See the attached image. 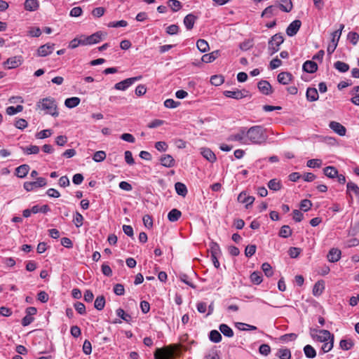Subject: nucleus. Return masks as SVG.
Here are the masks:
<instances>
[{
	"instance_id": "1",
	"label": "nucleus",
	"mask_w": 359,
	"mask_h": 359,
	"mask_svg": "<svg viewBox=\"0 0 359 359\" xmlns=\"http://www.w3.org/2000/svg\"><path fill=\"white\" fill-rule=\"evenodd\" d=\"M246 144H262L267 139L265 129L261 126H254L247 129L245 128Z\"/></svg>"
},
{
	"instance_id": "2",
	"label": "nucleus",
	"mask_w": 359,
	"mask_h": 359,
	"mask_svg": "<svg viewBox=\"0 0 359 359\" xmlns=\"http://www.w3.org/2000/svg\"><path fill=\"white\" fill-rule=\"evenodd\" d=\"M36 109L43 111L45 114L54 117H57L59 115L57 102L53 97H48L41 99L36 103Z\"/></svg>"
},
{
	"instance_id": "3",
	"label": "nucleus",
	"mask_w": 359,
	"mask_h": 359,
	"mask_svg": "<svg viewBox=\"0 0 359 359\" xmlns=\"http://www.w3.org/2000/svg\"><path fill=\"white\" fill-rule=\"evenodd\" d=\"M106 34L102 32H97L90 36L81 35V46L93 45L101 41L105 36Z\"/></svg>"
},
{
	"instance_id": "4",
	"label": "nucleus",
	"mask_w": 359,
	"mask_h": 359,
	"mask_svg": "<svg viewBox=\"0 0 359 359\" xmlns=\"http://www.w3.org/2000/svg\"><path fill=\"white\" fill-rule=\"evenodd\" d=\"M284 39L281 34H276L273 35L269 41L268 50L270 55H273L279 50V46L283 43Z\"/></svg>"
},
{
	"instance_id": "5",
	"label": "nucleus",
	"mask_w": 359,
	"mask_h": 359,
	"mask_svg": "<svg viewBox=\"0 0 359 359\" xmlns=\"http://www.w3.org/2000/svg\"><path fill=\"white\" fill-rule=\"evenodd\" d=\"M142 78V76H137L135 77H131L126 79L121 82H118L114 85V88L118 90H126L130 86H132L135 82L141 80Z\"/></svg>"
},
{
	"instance_id": "6",
	"label": "nucleus",
	"mask_w": 359,
	"mask_h": 359,
	"mask_svg": "<svg viewBox=\"0 0 359 359\" xmlns=\"http://www.w3.org/2000/svg\"><path fill=\"white\" fill-rule=\"evenodd\" d=\"M245 128H241L235 134H231L228 137L229 141L239 142L241 144H246Z\"/></svg>"
},
{
	"instance_id": "7",
	"label": "nucleus",
	"mask_w": 359,
	"mask_h": 359,
	"mask_svg": "<svg viewBox=\"0 0 359 359\" xmlns=\"http://www.w3.org/2000/svg\"><path fill=\"white\" fill-rule=\"evenodd\" d=\"M346 194L350 196L351 200H353V195H355L359 202V187L355 183L353 182H348L347 183Z\"/></svg>"
},
{
	"instance_id": "8",
	"label": "nucleus",
	"mask_w": 359,
	"mask_h": 359,
	"mask_svg": "<svg viewBox=\"0 0 359 359\" xmlns=\"http://www.w3.org/2000/svg\"><path fill=\"white\" fill-rule=\"evenodd\" d=\"M54 43H46L41 46L37 50V55L39 57H45L50 55L54 50Z\"/></svg>"
},
{
	"instance_id": "9",
	"label": "nucleus",
	"mask_w": 359,
	"mask_h": 359,
	"mask_svg": "<svg viewBox=\"0 0 359 359\" xmlns=\"http://www.w3.org/2000/svg\"><path fill=\"white\" fill-rule=\"evenodd\" d=\"M329 126L337 135L340 136H344L346 135V129L340 123L337 121H330Z\"/></svg>"
},
{
	"instance_id": "10",
	"label": "nucleus",
	"mask_w": 359,
	"mask_h": 359,
	"mask_svg": "<svg viewBox=\"0 0 359 359\" xmlns=\"http://www.w3.org/2000/svg\"><path fill=\"white\" fill-rule=\"evenodd\" d=\"M172 351L168 348H157L154 353L155 359H170Z\"/></svg>"
},
{
	"instance_id": "11",
	"label": "nucleus",
	"mask_w": 359,
	"mask_h": 359,
	"mask_svg": "<svg viewBox=\"0 0 359 359\" xmlns=\"http://www.w3.org/2000/svg\"><path fill=\"white\" fill-rule=\"evenodd\" d=\"M257 87L259 91L264 95H268L272 93V87L267 81H260L257 84Z\"/></svg>"
},
{
	"instance_id": "12",
	"label": "nucleus",
	"mask_w": 359,
	"mask_h": 359,
	"mask_svg": "<svg viewBox=\"0 0 359 359\" xmlns=\"http://www.w3.org/2000/svg\"><path fill=\"white\" fill-rule=\"evenodd\" d=\"M246 91L240 90H225L224 92V95L227 97L233 98L236 100H240L243 97H245V93Z\"/></svg>"
},
{
	"instance_id": "13",
	"label": "nucleus",
	"mask_w": 359,
	"mask_h": 359,
	"mask_svg": "<svg viewBox=\"0 0 359 359\" xmlns=\"http://www.w3.org/2000/svg\"><path fill=\"white\" fill-rule=\"evenodd\" d=\"M341 250L338 248H332L329 251L327 257L329 262H337L341 258Z\"/></svg>"
},
{
	"instance_id": "14",
	"label": "nucleus",
	"mask_w": 359,
	"mask_h": 359,
	"mask_svg": "<svg viewBox=\"0 0 359 359\" xmlns=\"http://www.w3.org/2000/svg\"><path fill=\"white\" fill-rule=\"evenodd\" d=\"M161 164L166 168L173 167L175 164V161L170 154H165L160 158Z\"/></svg>"
},
{
	"instance_id": "15",
	"label": "nucleus",
	"mask_w": 359,
	"mask_h": 359,
	"mask_svg": "<svg viewBox=\"0 0 359 359\" xmlns=\"http://www.w3.org/2000/svg\"><path fill=\"white\" fill-rule=\"evenodd\" d=\"M275 5L277 9L279 8L285 12H290L292 10V0H279Z\"/></svg>"
},
{
	"instance_id": "16",
	"label": "nucleus",
	"mask_w": 359,
	"mask_h": 359,
	"mask_svg": "<svg viewBox=\"0 0 359 359\" xmlns=\"http://www.w3.org/2000/svg\"><path fill=\"white\" fill-rule=\"evenodd\" d=\"M201 154L206 160L210 163H214L217 160L215 154L211 149L208 148H201Z\"/></svg>"
},
{
	"instance_id": "17",
	"label": "nucleus",
	"mask_w": 359,
	"mask_h": 359,
	"mask_svg": "<svg viewBox=\"0 0 359 359\" xmlns=\"http://www.w3.org/2000/svg\"><path fill=\"white\" fill-rule=\"evenodd\" d=\"M30 167L27 164L21 165L15 168V175L19 178H24L27 176Z\"/></svg>"
},
{
	"instance_id": "18",
	"label": "nucleus",
	"mask_w": 359,
	"mask_h": 359,
	"mask_svg": "<svg viewBox=\"0 0 359 359\" xmlns=\"http://www.w3.org/2000/svg\"><path fill=\"white\" fill-rule=\"evenodd\" d=\"M238 201L241 203H245L246 208H248V205L253 203L255 198L253 196H247L245 192L242 191L238 196Z\"/></svg>"
},
{
	"instance_id": "19",
	"label": "nucleus",
	"mask_w": 359,
	"mask_h": 359,
	"mask_svg": "<svg viewBox=\"0 0 359 359\" xmlns=\"http://www.w3.org/2000/svg\"><path fill=\"white\" fill-rule=\"evenodd\" d=\"M197 18L194 15L190 13L185 16L184 19V25L188 30L193 29Z\"/></svg>"
},
{
	"instance_id": "20",
	"label": "nucleus",
	"mask_w": 359,
	"mask_h": 359,
	"mask_svg": "<svg viewBox=\"0 0 359 359\" xmlns=\"http://www.w3.org/2000/svg\"><path fill=\"white\" fill-rule=\"evenodd\" d=\"M316 337L318 341L321 342H325L328 340H330L332 337H334V336L328 330H320L318 331V334Z\"/></svg>"
},
{
	"instance_id": "21",
	"label": "nucleus",
	"mask_w": 359,
	"mask_h": 359,
	"mask_svg": "<svg viewBox=\"0 0 359 359\" xmlns=\"http://www.w3.org/2000/svg\"><path fill=\"white\" fill-rule=\"evenodd\" d=\"M302 68L306 72L314 73L318 69V65L315 62L308 60L304 63Z\"/></svg>"
},
{
	"instance_id": "22",
	"label": "nucleus",
	"mask_w": 359,
	"mask_h": 359,
	"mask_svg": "<svg viewBox=\"0 0 359 359\" xmlns=\"http://www.w3.org/2000/svg\"><path fill=\"white\" fill-rule=\"evenodd\" d=\"M24 6L25 10L34 11L38 9L39 3L38 0H25Z\"/></svg>"
},
{
	"instance_id": "23",
	"label": "nucleus",
	"mask_w": 359,
	"mask_h": 359,
	"mask_svg": "<svg viewBox=\"0 0 359 359\" xmlns=\"http://www.w3.org/2000/svg\"><path fill=\"white\" fill-rule=\"evenodd\" d=\"M277 79L280 83L286 85L292 81V74L288 72H281L278 75Z\"/></svg>"
},
{
	"instance_id": "24",
	"label": "nucleus",
	"mask_w": 359,
	"mask_h": 359,
	"mask_svg": "<svg viewBox=\"0 0 359 359\" xmlns=\"http://www.w3.org/2000/svg\"><path fill=\"white\" fill-rule=\"evenodd\" d=\"M182 216V212L178 209H172L168 214V219L171 222H177Z\"/></svg>"
},
{
	"instance_id": "25",
	"label": "nucleus",
	"mask_w": 359,
	"mask_h": 359,
	"mask_svg": "<svg viewBox=\"0 0 359 359\" xmlns=\"http://www.w3.org/2000/svg\"><path fill=\"white\" fill-rule=\"evenodd\" d=\"M323 173L330 179H334L337 176L338 170L334 166H327L323 169Z\"/></svg>"
},
{
	"instance_id": "26",
	"label": "nucleus",
	"mask_w": 359,
	"mask_h": 359,
	"mask_svg": "<svg viewBox=\"0 0 359 359\" xmlns=\"http://www.w3.org/2000/svg\"><path fill=\"white\" fill-rule=\"evenodd\" d=\"M5 65L8 66V69L16 68L21 65L20 60L17 57H12L8 58L5 62Z\"/></svg>"
},
{
	"instance_id": "27",
	"label": "nucleus",
	"mask_w": 359,
	"mask_h": 359,
	"mask_svg": "<svg viewBox=\"0 0 359 359\" xmlns=\"http://www.w3.org/2000/svg\"><path fill=\"white\" fill-rule=\"evenodd\" d=\"M306 97L310 102L318 100L319 97L318 90L315 88H309L306 90Z\"/></svg>"
},
{
	"instance_id": "28",
	"label": "nucleus",
	"mask_w": 359,
	"mask_h": 359,
	"mask_svg": "<svg viewBox=\"0 0 359 359\" xmlns=\"http://www.w3.org/2000/svg\"><path fill=\"white\" fill-rule=\"evenodd\" d=\"M325 290V285L323 281H318L315 283L313 287V294L316 297H318L322 294Z\"/></svg>"
},
{
	"instance_id": "29",
	"label": "nucleus",
	"mask_w": 359,
	"mask_h": 359,
	"mask_svg": "<svg viewBox=\"0 0 359 359\" xmlns=\"http://www.w3.org/2000/svg\"><path fill=\"white\" fill-rule=\"evenodd\" d=\"M175 189L178 195L183 197L187 196L188 191L184 184L182 182H176L175 184Z\"/></svg>"
},
{
	"instance_id": "30",
	"label": "nucleus",
	"mask_w": 359,
	"mask_h": 359,
	"mask_svg": "<svg viewBox=\"0 0 359 359\" xmlns=\"http://www.w3.org/2000/svg\"><path fill=\"white\" fill-rule=\"evenodd\" d=\"M219 53L218 50L213 51L209 54H205L202 56V61L205 63H210L213 62L216 58L218 57Z\"/></svg>"
},
{
	"instance_id": "31",
	"label": "nucleus",
	"mask_w": 359,
	"mask_h": 359,
	"mask_svg": "<svg viewBox=\"0 0 359 359\" xmlns=\"http://www.w3.org/2000/svg\"><path fill=\"white\" fill-rule=\"evenodd\" d=\"M354 346L353 340L351 339H341L339 342V346L342 350L348 351Z\"/></svg>"
},
{
	"instance_id": "32",
	"label": "nucleus",
	"mask_w": 359,
	"mask_h": 359,
	"mask_svg": "<svg viewBox=\"0 0 359 359\" xmlns=\"http://www.w3.org/2000/svg\"><path fill=\"white\" fill-rule=\"evenodd\" d=\"M105 302L103 295L97 296L94 302V307L98 311H102L104 308Z\"/></svg>"
},
{
	"instance_id": "33",
	"label": "nucleus",
	"mask_w": 359,
	"mask_h": 359,
	"mask_svg": "<svg viewBox=\"0 0 359 359\" xmlns=\"http://www.w3.org/2000/svg\"><path fill=\"white\" fill-rule=\"evenodd\" d=\"M219 331L227 337H232L233 336V330L226 324H221L219 327Z\"/></svg>"
},
{
	"instance_id": "34",
	"label": "nucleus",
	"mask_w": 359,
	"mask_h": 359,
	"mask_svg": "<svg viewBox=\"0 0 359 359\" xmlns=\"http://www.w3.org/2000/svg\"><path fill=\"white\" fill-rule=\"evenodd\" d=\"M80 101V98L77 97H72L66 99L65 104L68 108H74L79 104Z\"/></svg>"
},
{
	"instance_id": "35",
	"label": "nucleus",
	"mask_w": 359,
	"mask_h": 359,
	"mask_svg": "<svg viewBox=\"0 0 359 359\" xmlns=\"http://www.w3.org/2000/svg\"><path fill=\"white\" fill-rule=\"evenodd\" d=\"M334 67L339 72L344 73L349 69V65L341 61H337L334 63Z\"/></svg>"
},
{
	"instance_id": "36",
	"label": "nucleus",
	"mask_w": 359,
	"mask_h": 359,
	"mask_svg": "<svg viewBox=\"0 0 359 359\" xmlns=\"http://www.w3.org/2000/svg\"><path fill=\"white\" fill-rule=\"evenodd\" d=\"M304 352L306 357L308 358H313L316 356V351L315 348L309 344L306 345L304 347Z\"/></svg>"
},
{
	"instance_id": "37",
	"label": "nucleus",
	"mask_w": 359,
	"mask_h": 359,
	"mask_svg": "<svg viewBox=\"0 0 359 359\" xmlns=\"http://www.w3.org/2000/svg\"><path fill=\"white\" fill-rule=\"evenodd\" d=\"M21 149L23 152L27 155L37 154L40 151L39 147L36 145H30L29 147H21Z\"/></svg>"
},
{
	"instance_id": "38",
	"label": "nucleus",
	"mask_w": 359,
	"mask_h": 359,
	"mask_svg": "<svg viewBox=\"0 0 359 359\" xmlns=\"http://www.w3.org/2000/svg\"><path fill=\"white\" fill-rule=\"evenodd\" d=\"M196 46L201 53H205L209 50V44L204 39H198L196 42Z\"/></svg>"
},
{
	"instance_id": "39",
	"label": "nucleus",
	"mask_w": 359,
	"mask_h": 359,
	"mask_svg": "<svg viewBox=\"0 0 359 359\" xmlns=\"http://www.w3.org/2000/svg\"><path fill=\"white\" fill-rule=\"evenodd\" d=\"M209 339L211 341L214 343H219L222 340V335L219 332L213 330L210 332Z\"/></svg>"
},
{
	"instance_id": "40",
	"label": "nucleus",
	"mask_w": 359,
	"mask_h": 359,
	"mask_svg": "<svg viewBox=\"0 0 359 359\" xmlns=\"http://www.w3.org/2000/svg\"><path fill=\"white\" fill-rule=\"evenodd\" d=\"M276 11H277L276 5L274 4V5L268 6L263 11V12L262 13V16L269 18L271 15H273Z\"/></svg>"
},
{
	"instance_id": "41",
	"label": "nucleus",
	"mask_w": 359,
	"mask_h": 359,
	"mask_svg": "<svg viewBox=\"0 0 359 359\" xmlns=\"http://www.w3.org/2000/svg\"><path fill=\"white\" fill-rule=\"evenodd\" d=\"M50 210L49 206L48 205H43L41 207L39 205H34L32 208V213L36 214L38 212H43V213H47Z\"/></svg>"
},
{
	"instance_id": "42",
	"label": "nucleus",
	"mask_w": 359,
	"mask_h": 359,
	"mask_svg": "<svg viewBox=\"0 0 359 359\" xmlns=\"http://www.w3.org/2000/svg\"><path fill=\"white\" fill-rule=\"evenodd\" d=\"M116 315L127 323H130L132 320L130 315L126 313L123 309L119 308L116 310Z\"/></svg>"
},
{
	"instance_id": "43",
	"label": "nucleus",
	"mask_w": 359,
	"mask_h": 359,
	"mask_svg": "<svg viewBox=\"0 0 359 359\" xmlns=\"http://www.w3.org/2000/svg\"><path fill=\"white\" fill-rule=\"evenodd\" d=\"M278 235L283 238H287L292 235V229H290V226L284 225L281 227Z\"/></svg>"
},
{
	"instance_id": "44",
	"label": "nucleus",
	"mask_w": 359,
	"mask_h": 359,
	"mask_svg": "<svg viewBox=\"0 0 359 359\" xmlns=\"http://www.w3.org/2000/svg\"><path fill=\"white\" fill-rule=\"evenodd\" d=\"M167 3H168V6L174 12H177L182 7V4H181L180 1L178 0H168Z\"/></svg>"
},
{
	"instance_id": "45",
	"label": "nucleus",
	"mask_w": 359,
	"mask_h": 359,
	"mask_svg": "<svg viewBox=\"0 0 359 359\" xmlns=\"http://www.w3.org/2000/svg\"><path fill=\"white\" fill-rule=\"evenodd\" d=\"M323 161L321 159L319 158H313L311 160H309L306 163V165L309 168H320L322 165Z\"/></svg>"
},
{
	"instance_id": "46",
	"label": "nucleus",
	"mask_w": 359,
	"mask_h": 359,
	"mask_svg": "<svg viewBox=\"0 0 359 359\" xmlns=\"http://www.w3.org/2000/svg\"><path fill=\"white\" fill-rule=\"evenodd\" d=\"M107 154L104 151H96L93 156V160L95 162H102L106 158Z\"/></svg>"
},
{
	"instance_id": "47",
	"label": "nucleus",
	"mask_w": 359,
	"mask_h": 359,
	"mask_svg": "<svg viewBox=\"0 0 359 359\" xmlns=\"http://www.w3.org/2000/svg\"><path fill=\"white\" fill-rule=\"evenodd\" d=\"M210 248L211 256L221 255V250L219 245L217 243L211 242L210 245Z\"/></svg>"
},
{
	"instance_id": "48",
	"label": "nucleus",
	"mask_w": 359,
	"mask_h": 359,
	"mask_svg": "<svg viewBox=\"0 0 359 359\" xmlns=\"http://www.w3.org/2000/svg\"><path fill=\"white\" fill-rule=\"evenodd\" d=\"M251 281L256 284L259 285L262 281V274L260 272L255 271L250 275Z\"/></svg>"
},
{
	"instance_id": "49",
	"label": "nucleus",
	"mask_w": 359,
	"mask_h": 359,
	"mask_svg": "<svg viewBox=\"0 0 359 359\" xmlns=\"http://www.w3.org/2000/svg\"><path fill=\"white\" fill-rule=\"evenodd\" d=\"M210 83L215 86H219L224 83V78L221 75L212 76L210 78Z\"/></svg>"
},
{
	"instance_id": "50",
	"label": "nucleus",
	"mask_w": 359,
	"mask_h": 359,
	"mask_svg": "<svg viewBox=\"0 0 359 359\" xmlns=\"http://www.w3.org/2000/svg\"><path fill=\"white\" fill-rule=\"evenodd\" d=\"M348 40L354 46H355L359 40V34L355 32H350L348 34Z\"/></svg>"
},
{
	"instance_id": "51",
	"label": "nucleus",
	"mask_w": 359,
	"mask_h": 359,
	"mask_svg": "<svg viewBox=\"0 0 359 359\" xmlns=\"http://www.w3.org/2000/svg\"><path fill=\"white\" fill-rule=\"evenodd\" d=\"M236 327L241 330H256L257 327L243 323H237Z\"/></svg>"
},
{
	"instance_id": "52",
	"label": "nucleus",
	"mask_w": 359,
	"mask_h": 359,
	"mask_svg": "<svg viewBox=\"0 0 359 359\" xmlns=\"http://www.w3.org/2000/svg\"><path fill=\"white\" fill-rule=\"evenodd\" d=\"M333 344H334V337H332V339L328 342L327 341L324 342V344L322 346V351L323 353H327L330 351L332 350L333 348Z\"/></svg>"
},
{
	"instance_id": "53",
	"label": "nucleus",
	"mask_w": 359,
	"mask_h": 359,
	"mask_svg": "<svg viewBox=\"0 0 359 359\" xmlns=\"http://www.w3.org/2000/svg\"><path fill=\"white\" fill-rule=\"evenodd\" d=\"M312 206V203L308 199H304L301 201L299 208L302 210L308 211Z\"/></svg>"
},
{
	"instance_id": "54",
	"label": "nucleus",
	"mask_w": 359,
	"mask_h": 359,
	"mask_svg": "<svg viewBox=\"0 0 359 359\" xmlns=\"http://www.w3.org/2000/svg\"><path fill=\"white\" fill-rule=\"evenodd\" d=\"M262 269L263 270V271L264 272L265 275L267 277L272 276V275L273 273L272 267L271 266V265L269 263L265 262V263L262 264Z\"/></svg>"
},
{
	"instance_id": "55",
	"label": "nucleus",
	"mask_w": 359,
	"mask_h": 359,
	"mask_svg": "<svg viewBox=\"0 0 359 359\" xmlns=\"http://www.w3.org/2000/svg\"><path fill=\"white\" fill-rule=\"evenodd\" d=\"M180 104V103L179 102H176L174 100L172 99H167L166 100H165L164 102V106L166 107V108H170V109H174V108H176Z\"/></svg>"
},
{
	"instance_id": "56",
	"label": "nucleus",
	"mask_w": 359,
	"mask_h": 359,
	"mask_svg": "<svg viewBox=\"0 0 359 359\" xmlns=\"http://www.w3.org/2000/svg\"><path fill=\"white\" fill-rule=\"evenodd\" d=\"M83 217L79 212H76L74 217L73 222L77 227L83 225Z\"/></svg>"
},
{
	"instance_id": "57",
	"label": "nucleus",
	"mask_w": 359,
	"mask_h": 359,
	"mask_svg": "<svg viewBox=\"0 0 359 359\" xmlns=\"http://www.w3.org/2000/svg\"><path fill=\"white\" fill-rule=\"evenodd\" d=\"M143 223L146 228L151 229L153 226V219L149 215H145L143 218Z\"/></svg>"
},
{
	"instance_id": "58",
	"label": "nucleus",
	"mask_w": 359,
	"mask_h": 359,
	"mask_svg": "<svg viewBox=\"0 0 359 359\" xmlns=\"http://www.w3.org/2000/svg\"><path fill=\"white\" fill-rule=\"evenodd\" d=\"M268 187L270 189L273 191H278L280 188L279 182L276 179L271 180L268 183Z\"/></svg>"
},
{
	"instance_id": "59",
	"label": "nucleus",
	"mask_w": 359,
	"mask_h": 359,
	"mask_svg": "<svg viewBox=\"0 0 359 359\" xmlns=\"http://www.w3.org/2000/svg\"><path fill=\"white\" fill-rule=\"evenodd\" d=\"M179 277H180V280L182 281L183 283H184L185 284L188 285L189 286H190L192 288L196 287V286L191 283V281H190L189 277L187 274L181 273Z\"/></svg>"
},
{
	"instance_id": "60",
	"label": "nucleus",
	"mask_w": 359,
	"mask_h": 359,
	"mask_svg": "<svg viewBox=\"0 0 359 359\" xmlns=\"http://www.w3.org/2000/svg\"><path fill=\"white\" fill-rule=\"evenodd\" d=\"M51 135H52V130L47 129V130H43L40 131L39 133H38L36 135V137L38 139H45L46 137H50Z\"/></svg>"
},
{
	"instance_id": "61",
	"label": "nucleus",
	"mask_w": 359,
	"mask_h": 359,
	"mask_svg": "<svg viewBox=\"0 0 359 359\" xmlns=\"http://www.w3.org/2000/svg\"><path fill=\"white\" fill-rule=\"evenodd\" d=\"M114 292L118 296L124 294L125 289L122 284L117 283L114 286Z\"/></svg>"
},
{
	"instance_id": "62",
	"label": "nucleus",
	"mask_w": 359,
	"mask_h": 359,
	"mask_svg": "<svg viewBox=\"0 0 359 359\" xmlns=\"http://www.w3.org/2000/svg\"><path fill=\"white\" fill-rule=\"evenodd\" d=\"M83 351L86 355H90L92 352V345L88 340H85L83 344Z\"/></svg>"
},
{
	"instance_id": "63",
	"label": "nucleus",
	"mask_w": 359,
	"mask_h": 359,
	"mask_svg": "<svg viewBox=\"0 0 359 359\" xmlns=\"http://www.w3.org/2000/svg\"><path fill=\"white\" fill-rule=\"evenodd\" d=\"M168 147V144L165 142L159 141L155 143V148L159 151H165Z\"/></svg>"
},
{
	"instance_id": "64",
	"label": "nucleus",
	"mask_w": 359,
	"mask_h": 359,
	"mask_svg": "<svg viewBox=\"0 0 359 359\" xmlns=\"http://www.w3.org/2000/svg\"><path fill=\"white\" fill-rule=\"evenodd\" d=\"M278 354L280 359H290L291 358V353L289 349H280Z\"/></svg>"
}]
</instances>
